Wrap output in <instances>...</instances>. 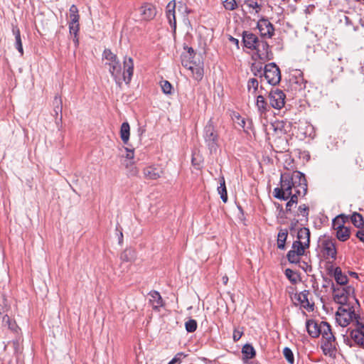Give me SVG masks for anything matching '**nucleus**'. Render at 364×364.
Returning a JSON list of instances; mask_svg holds the SVG:
<instances>
[{
  "label": "nucleus",
  "mask_w": 364,
  "mask_h": 364,
  "mask_svg": "<svg viewBox=\"0 0 364 364\" xmlns=\"http://www.w3.org/2000/svg\"><path fill=\"white\" fill-rule=\"evenodd\" d=\"M256 107L261 115L266 114L268 111H269L271 107L270 105L267 102L264 97L262 95L257 96Z\"/></svg>",
  "instance_id": "25"
},
{
  "label": "nucleus",
  "mask_w": 364,
  "mask_h": 364,
  "mask_svg": "<svg viewBox=\"0 0 364 364\" xmlns=\"http://www.w3.org/2000/svg\"><path fill=\"white\" fill-rule=\"evenodd\" d=\"M140 15L142 20L151 21L156 15V8L151 4L145 3L139 8Z\"/></svg>",
  "instance_id": "16"
},
{
  "label": "nucleus",
  "mask_w": 364,
  "mask_h": 364,
  "mask_svg": "<svg viewBox=\"0 0 364 364\" xmlns=\"http://www.w3.org/2000/svg\"><path fill=\"white\" fill-rule=\"evenodd\" d=\"M306 81L303 77H295L290 80L291 90L302 91L306 88Z\"/></svg>",
  "instance_id": "27"
},
{
  "label": "nucleus",
  "mask_w": 364,
  "mask_h": 364,
  "mask_svg": "<svg viewBox=\"0 0 364 364\" xmlns=\"http://www.w3.org/2000/svg\"><path fill=\"white\" fill-rule=\"evenodd\" d=\"M356 237L363 242H364V230H358L356 232Z\"/></svg>",
  "instance_id": "55"
},
{
  "label": "nucleus",
  "mask_w": 364,
  "mask_h": 364,
  "mask_svg": "<svg viewBox=\"0 0 364 364\" xmlns=\"http://www.w3.org/2000/svg\"><path fill=\"white\" fill-rule=\"evenodd\" d=\"M182 356H185L183 353H178L173 360H176V363H181Z\"/></svg>",
  "instance_id": "56"
},
{
  "label": "nucleus",
  "mask_w": 364,
  "mask_h": 364,
  "mask_svg": "<svg viewBox=\"0 0 364 364\" xmlns=\"http://www.w3.org/2000/svg\"><path fill=\"white\" fill-rule=\"evenodd\" d=\"M53 105L54 112L55 113L56 117H58L59 113L61 114L63 109L61 97L58 95H55L53 100ZM62 116L60 115V118Z\"/></svg>",
  "instance_id": "43"
},
{
  "label": "nucleus",
  "mask_w": 364,
  "mask_h": 364,
  "mask_svg": "<svg viewBox=\"0 0 364 364\" xmlns=\"http://www.w3.org/2000/svg\"><path fill=\"white\" fill-rule=\"evenodd\" d=\"M283 354L286 360L289 364H294V357L292 350L288 348L285 347L283 350Z\"/></svg>",
  "instance_id": "46"
},
{
  "label": "nucleus",
  "mask_w": 364,
  "mask_h": 364,
  "mask_svg": "<svg viewBox=\"0 0 364 364\" xmlns=\"http://www.w3.org/2000/svg\"><path fill=\"white\" fill-rule=\"evenodd\" d=\"M243 334V331L235 329L233 331L232 338L235 342L238 341Z\"/></svg>",
  "instance_id": "51"
},
{
  "label": "nucleus",
  "mask_w": 364,
  "mask_h": 364,
  "mask_svg": "<svg viewBox=\"0 0 364 364\" xmlns=\"http://www.w3.org/2000/svg\"><path fill=\"white\" fill-rule=\"evenodd\" d=\"M350 337L343 336V341L344 343L350 347H352L353 341L355 344L358 345L360 347H364V333H361V331L351 330L350 331Z\"/></svg>",
  "instance_id": "11"
},
{
  "label": "nucleus",
  "mask_w": 364,
  "mask_h": 364,
  "mask_svg": "<svg viewBox=\"0 0 364 364\" xmlns=\"http://www.w3.org/2000/svg\"><path fill=\"white\" fill-rule=\"evenodd\" d=\"M309 208L306 204L300 205L298 208V210L296 213H294V216H299L301 215L304 218L305 222H308L309 220Z\"/></svg>",
  "instance_id": "35"
},
{
  "label": "nucleus",
  "mask_w": 364,
  "mask_h": 364,
  "mask_svg": "<svg viewBox=\"0 0 364 364\" xmlns=\"http://www.w3.org/2000/svg\"><path fill=\"white\" fill-rule=\"evenodd\" d=\"M288 236L287 230H281L277 235V247L280 250L285 248V242Z\"/></svg>",
  "instance_id": "34"
},
{
  "label": "nucleus",
  "mask_w": 364,
  "mask_h": 364,
  "mask_svg": "<svg viewBox=\"0 0 364 364\" xmlns=\"http://www.w3.org/2000/svg\"><path fill=\"white\" fill-rule=\"evenodd\" d=\"M70 33L74 36L73 41L76 45L78 44L77 33L79 31V22L73 23H69Z\"/></svg>",
  "instance_id": "42"
},
{
  "label": "nucleus",
  "mask_w": 364,
  "mask_h": 364,
  "mask_svg": "<svg viewBox=\"0 0 364 364\" xmlns=\"http://www.w3.org/2000/svg\"><path fill=\"white\" fill-rule=\"evenodd\" d=\"M261 1L262 0H245V4L255 13H258L262 8Z\"/></svg>",
  "instance_id": "36"
},
{
  "label": "nucleus",
  "mask_w": 364,
  "mask_h": 364,
  "mask_svg": "<svg viewBox=\"0 0 364 364\" xmlns=\"http://www.w3.org/2000/svg\"><path fill=\"white\" fill-rule=\"evenodd\" d=\"M259 41L258 37L255 33L249 31L242 32V43L247 48L255 50Z\"/></svg>",
  "instance_id": "18"
},
{
  "label": "nucleus",
  "mask_w": 364,
  "mask_h": 364,
  "mask_svg": "<svg viewBox=\"0 0 364 364\" xmlns=\"http://www.w3.org/2000/svg\"><path fill=\"white\" fill-rule=\"evenodd\" d=\"M308 247H304V245L301 241H294L292 243L291 250H289L287 255L288 261L290 263L297 264L300 261V256L304 255L305 250Z\"/></svg>",
  "instance_id": "8"
},
{
  "label": "nucleus",
  "mask_w": 364,
  "mask_h": 364,
  "mask_svg": "<svg viewBox=\"0 0 364 364\" xmlns=\"http://www.w3.org/2000/svg\"><path fill=\"white\" fill-rule=\"evenodd\" d=\"M284 274L292 284H296L299 280V274L291 269H286Z\"/></svg>",
  "instance_id": "38"
},
{
  "label": "nucleus",
  "mask_w": 364,
  "mask_h": 364,
  "mask_svg": "<svg viewBox=\"0 0 364 364\" xmlns=\"http://www.w3.org/2000/svg\"><path fill=\"white\" fill-rule=\"evenodd\" d=\"M229 41L232 43L235 44L237 48H239V41L237 38H235L232 36H230Z\"/></svg>",
  "instance_id": "57"
},
{
  "label": "nucleus",
  "mask_w": 364,
  "mask_h": 364,
  "mask_svg": "<svg viewBox=\"0 0 364 364\" xmlns=\"http://www.w3.org/2000/svg\"><path fill=\"white\" fill-rule=\"evenodd\" d=\"M102 57L106 60L105 65L109 66V72L117 85L121 86L123 81L127 85L130 83L134 73V61L131 57H124L123 72H122V65L117 55L113 53L111 50L105 49Z\"/></svg>",
  "instance_id": "2"
},
{
  "label": "nucleus",
  "mask_w": 364,
  "mask_h": 364,
  "mask_svg": "<svg viewBox=\"0 0 364 364\" xmlns=\"http://www.w3.org/2000/svg\"><path fill=\"white\" fill-rule=\"evenodd\" d=\"M336 219L333 220V228L336 230V237L341 242L346 241L350 237V230L348 228L345 227L343 224H339L336 226Z\"/></svg>",
  "instance_id": "19"
},
{
  "label": "nucleus",
  "mask_w": 364,
  "mask_h": 364,
  "mask_svg": "<svg viewBox=\"0 0 364 364\" xmlns=\"http://www.w3.org/2000/svg\"><path fill=\"white\" fill-rule=\"evenodd\" d=\"M306 327L308 333L312 338H317L320 336V323H318L313 319H309L306 322Z\"/></svg>",
  "instance_id": "21"
},
{
  "label": "nucleus",
  "mask_w": 364,
  "mask_h": 364,
  "mask_svg": "<svg viewBox=\"0 0 364 364\" xmlns=\"http://www.w3.org/2000/svg\"><path fill=\"white\" fill-rule=\"evenodd\" d=\"M122 239H123V234L122 232L120 231L119 232V242L121 243L122 242Z\"/></svg>",
  "instance_id": "60"
},
{
  "label": "nucleus",
  "mask_w": 364,
  "mask_h": 364,
  "mask_svg": "<svg viewBox=\"0 0 364 364\" xmlns=\"http://www.w3.org/2000/svg\"><path fill=\"white\" fill-rule=\"evenodd\" d=\"M320 331L323 340L334 339L335 338L330 324L326 321L320 322Z\"/></svg>",
  "instance_id": "24"
},
{
  "label": "nucleus",
  "mask_w": 364,
  "mask_h": 364,
  "mask_svg": "<svg viewBox=\"0 0 364 364\" xmlns=\"http://www.w3.org/2000/svg\"><path fill=\"white\" fill-rule=\"evenodd\" d=\"M130 136V126L127 122L122 124L120 127V138L124 144L129 141Z\"/></svg>",
  "instance_id": "30"
},
{
  "label": "nucleus",
  "mask_w": 364,
  "mask_h": 364,
  "mask_svg": "<svg viewBox=\"0 0 364 364\" xmlns=\"http://www.w3.org/2000/svg\"><path fill=\"white\" fill-rule=\"evenodd\" d=\"M299 197H297L296 196H291L289 198V200L286 203V208H285V213L287 214H292L291 211V207L294 205H296L298 203V199Z\"/></svg>",
  "instance_id": "41"
},
{
  "label": "nucleus",
  "mask_w": 364,
  "mask_h": 364,
  "mask_svg": "<svg viewBox=\"0 0 364 364\" xmlns=\"http://www.w3.org/2000/svg\"><path fill=\"white\" fill-rule=\"evenodd\" d=\"M349 274L354 278H358V274L355 272H349Z\"/></svg>",
  "instance_id": "58"
},
{
  "label": "nucleus",
  "mask_w": 364,
  "mask_h": 364,
  "mask_svg": "<svg viewBox=\"0 0 364 364\" xmlns=\"http://www.w3.org/2000/svg\"><path fill=\"white\" fill-rule=\"evenodd\" d=\"M328 272L331 276H333L334 277L335 281L336 282L338 285H347L348 282V278L346 274H343L341 267H333V266L331 265L328 268Z\"/></svg>",
  "instance_id": "14"
},
{
  "label": "nucleus",
  "mask_w": 364,
  "mask_h": 364,
  "mask_svg": "<svg viewBox=\"0 0 364 364\" xmlns=\"http://www.w3.org/2000/svg\"><path fill=\"white\" fill-rule=\"evenodd\" d=\"M186 330L189 333H193L197 329V322L194 319H189L185 323Z\"/></svg>",
  "instance_id": "47"
},
{
  "label": "nucleus",
  "mask_w": 364,
  "mask_h": 364,
  "mask_svg": "<svg viewBox=\"0 0 364 364\" xmlns=\"http://www.w3.org/2000/svg\"><path fill=\"white\" fill-rule=\"evenodd\" d=\"M336 345V338H334V339L323 340V343L321 344V349L323 354L331 357H334L337 350Z\"/></svg>",
  "instance_id": "20"
},
{
  "label": "nucleus",
  "mask_w": 364,
  "mask_h": 364,
  "mask_svg": "<svg viewBox=\"0 0 364 364\" xmlns=\"http://www.w3.org/2000/svg\"><path fill=\"white\" fill-rule=\"evenodd\" d=\"M268 97L272 107L280 109L284 106L286 95L282 90L278 88L272 89Z\"/></svg>",
  "instance_id": "9"
},
{
  "label": "nucleus",
  "mask_w": 364,
  "mask_h": 364,
  "mask_svg": "<svg viewBox=\"0 0 364 364\" xmlns=\"http://www.w3.org/2000/svg\"><path fill=\"white\" fill-rule=\"evenodd\" d=\"M193 58L194 56H192L191 54H181V65L191 71L195 80L200 81L203 76V68L200 63H196Z\"/></svg>",
  "instance_id": "4"
},
{
  "label": "nucleus",
  "mask_w": 364,
  "mask_h": 364,
  "mask_svg": "<svg viewBox=\"0 0 364 364\" xmlns=\"http://www.w3.org/2000/svg\"><path fill=\"white\" fill-rule=\"evenodd\" d=\"M12 33L15 36V46L17 50L21 53V55H23V49L22 46V41L21 38V31L16 25L12 24Z\"/></svg>",
  "instance_id": "26"
},
{
  "label": "nucleus",
  "mask_w": 364,
  "mask_h": 364,
  "mask_svg": "<svg viewBox=\"0 0 364 364\" xmlns=\"http://www.w3.org/2000/svg\"><path fill=\"white\" fill-rule=\"evenodd\" d=\"M308 191L304 173L299 171H287L280 176L279 187L273 191V196L279 200H287L291 196L304 197Z\"/></svg>",
  "instance_id": "1"
},
{
  "label": "nucleus",
  "mask_w": 364,
  "mask_h": 364,
  "mask_svg": "<svg viewBox=\"0 0 364 364\" xmlns=\"http://www.w3.org/2000/svg\"><path fill=\"white\" fill-rule=\"evenodd\" d=\"M251 71L255 76L262 77L264 70L262 68V63H252L251 65Z\"/></svg>",
  "instance_id": "45"
},
{
  "label": "nucleus",
  "mask_w": 364,
  "mask_h": 364,
  "mask_svg": "<svg viewBox=\"0 0 364 364\" xmlns=\"http://www.w3.org/2000/svg\"><path fill=\"white\" fill-rule=\"evenodd\" d=\"M223 281L224 284H227V282H228V277H227V276L223 277Z\"/></svg>",
  "instance_id": "62"
},
{
  "label": "nucleus",
  "mask_w": 364,
  "mask_h": 364,
  "mask_svg": "<svg viewBox=\"0 0 364 364\" xmlns=\"http://www.w3.org/2000/svg\"><path fill=\"white\" fill-rule=\"evenodd\" d=\"M360 316L356 318H354V321L355 323V328L353 329L355 331H361V333H364V323L360 322Z\"/></svg>",
  "instance_id": "50"
},
{
  "label": "nucleus",
  "mask_w": 364,
  "mask_h": 364,
  "mask_svg": "<svg viewBox=\"0 0 364 364\" xmlns=\"http://www.w3.org/2000/svg\"><path fill=\"white\" fill-rule=\"evenodd\" d=\"M331 283V289L333 290V296L335 302L343 306L346 305L350 296H353L355 289L350 285L336 287L334 283L329 279L328 283Z\"/></svg>",
  "instance_id": "3"
},
{
  "label": "nucleus",
  "mask_w": 364,
  "mask_h": 364,
  "mask_svg": "<svg viewBox=\"0 0 364 364\" xmlns=\"http://www.w3.org/2000/svg\"><path fill=\"white\" fill-rule=\"evenodd\" d=\"M136 258V252L129 248L126 249L124 252H122L120 255V259L123 262H132Z\"/></svg>",
  "instance_id": "33"
},
{
  "label": "nucleus",
  "mask_w": 364,
  "mask_h": 364,
  "mask_svg": "<svg viewBox=\"0 0 364 364\" xmlns=\"http://www.w3.org/2000/svg\"><path fill=\"white\" fill-rule=\"evenodd\" d=\"M242 354L244 360H249L255 356L256 351L251 344L247 343L242 348Z\"/></svg>",
  "instance_id": "28"
},
{
  "label": "nucleus",
  "mask_w": 364,
  "mask_h": 364,
  "mask_svg": "<svg viewBox=\"0 0 364 364\" xmlns=\"http://www.w3.org/2000/svg\"><path fill=\"white\" fill-rule=\"evenodd\" d=\"M142 171L146 180H156L163 174L162 168L154 165L144 167Z\"/></svg>",
  "instance_id": "17"
},
{
  "label": "nucleus",
  "mask_w": 364,
  "mask_h": 364,
  "mask_svg": "<svg viewBox=\"0 0 364 364\" xmlns=\"http://www.w3.org/2000/svg\"><path fill=\"white\" fill-rule=\"evenodd\" d=\"M339 217H342V215H339L338 217L336 218L335 219H336L337 220V223H336V226H338L339 224H342L341 222H340V220L338 219Z\"/></svg>",
  "instance_id": "61"
},
{
  "label": "nucleus",
  "mask_w": 364,
  "mask_h": 364,
  "mask_svg": "<svg viewBox=\"0 0 364 364\" xmlns=\"http://www.w3.org/2000/svg\"><path fill=\"white\" fill-rule=\"evenodd\" d=\"M310 235L311 232L308 228H301L297 232L298 240L296 241H301L304 245V247H309Z\"/></svg>",
  "instance_id": "22"
},
{
  "label": "nucleus",
  "mask_w": 364,
  "mask_h": 364,
  "mask_svg": "<svg viewBox=\"0 0 364 364\" xmlns=\"http://www.w3.org/2000/svg\"><path fill=\"white\" fill-rule=\"evenodd\" d=\"M257 28L262 37L271 38L274 36V28L272 23L267 19H260L257 23Z\"/></svg>",
  "instance_id": "13"
},
{
  "label": "nucleus",
  "mask_w": 364,
  "mask_h": 364,
  "mask_svg": "<svg viewBox=\"0 0 364 364\" xmlns=\"http://www.w3.org/2000/svg\"><path fill=\"white\" fill-rule=\"evenodd\" d=\"M350 219L353 224L358 228H362L364 225L363 218L362 215L358 213H353Z\"/></svg>",
  "instance_id": "40"
},
{
  "label": "nucleus",
  "mask_w": 364,
  "mask_h": 364,
  "mask_svg": "<svg viewBox=\"0 0 364 364\" xmlns=\"http://www.w3.org/2000/svg\"><path fill=\"white\" fill-rule=\"evenodd\" d=\"M263 76L267 82L272 85H276L281 80V72L274 63L267 64L264 68Z\"/></svg>",
  "instance_id": "7"
},
{
  "label": "nucleus",
  "mask_w": 364,
  "mask_h": 364,
  "mask_svg": "<svg viewBox=\"0 0 364 364\" xmlns=\"http://www.w3.org/2000/svg\"><path fill=\"white\" fill-rule=\"evenodd\" d=\"M309 291H303L298 295V301L300 302L301 306L309 311H314V304H311L308 299Z\"/></svg>",
  "instance_id": "23"
},
{
  "label": "nucleus",
  "mask_w": 364,
  "mask_h": 364,
  "mask_svg": "<svg viewBox=\"0 0 364 364\" xmlns=\"http://www.w3.org/2000/svg\"><path fill=\"white\" fill-rule=\"evenodd\" d=\"M192 164L193 166H199V164L197 163V161L194 157L192 158Z\"/></svg>",
  "instance_id": "59"
},
{
  "label": "nucleus",
  "mask_w": 364,
  "mask_h": 364,
  "mask_svg": "<svg viewBox=\"0 0 364 364\" xmlns=\"http://www.w3.org/2000/svg\"><path fill=\"white\" fill-rule=\"evenodd\" d=\"M184 49L187 50V51L183 53L182 54H191L192 56H195L196 53L191 47L186 46V47H184Z\"/></svg>",
  "instance_id": "54"
},
{
  "label": "nucleus",
  "mask_w": 364,
  "mask_h": 364,
  "mask_svg": "<svg viewBox=\"0 0 364 364\" xmlns=\"http://www.w3.org/2000/svg\"><path fill=\"white\" fill-rule=\"evenodd\" d=\"M321 247L323 254L326 256L333 259V260L336 259L337 249L336 247V240L334 239H324L321 242Z\"/></svg>",
  "instance_id": "12"
},
{
  "label": "nucleus",
  "mask_w": 364,
  "mask_h": 364,
  "mask_svg": "<svg viewBox=\"0 0 364 364\" xmlns=\"http://www.w3.org/2000/svg\"><path fill=\"white\" fill-rule=\"evenodd\" d=\"M247 364H255L253 361L249 362Z\"/></svg>",
  "instance_id": "64"
},
{
  "label": "nucleus",
  "mask_w": 364,
  "mask_h": 364,
  "mask_svg": "<svg viewBox=\"0 0 364 364\" xmlns=\"http://www.w3.org/2000/svg\"><path fill=\"white\" fill-rule=\"evenodd\" d=\"M176 1L175 0L171 1L166 8V16L172 28L173 34H176Z\"/></svg>",
  "instance_id": "15"
},
{
  "label": "nucleus",
  "mask_w": 364,
  "mask_h": 364,
  "mask_svg": "<svg viewBox=\"0 0 364 364\" xmlns=\"http://www.w3.org/2000/svg\"><path fill=\"white\" fill-rule=\"evenodd\" d=\"M161 89L164 93L165 94H171L172 90V85L171 84L167 81L164 80L161 82Z\"/></svg>",
  "instance_id": "48"
},
{
  "label": "nucleus",
  "mask_w": 364,
  "mask_h": 364,
  "mask_svg": "<svg viewBox=\"0 0 364 364\" xmlns=\"http://www.w3.org/2000/svg\"><path fill=\"white\" fill-rule=\"evenodd\" d=\"M149 294L151 296L150 302L152 303L154 309H157L164 306L163 299L159 291H151Z\"/></svg>",
  "instance_id": "29"
},
{
  "label": "nucleus",
  "mask_w": 364,
  "mask_h": 364,
  "mask_svg": "<svg viewBox=\"0 0 364 364\" xmlns=\"http://www.w3.org/2000/svg\"><path fill=\"white\" fill-rule=\"evenodd\" d=\"M223 6L225 9L233 11L237 7V3L235 0H225L223 2Z\"/></svg>",
  "instance_id": "49"
},
{
  "label": "nucleus",
  "mask_w": 364,
  "mask_h": 364,
  "mask_svg": "<svg viewBox=\"0 0 364 364\" xmlns=\"http://www.w3.org/2000/svg\"><path fill=\"white\" fill-rule=\"evenodd\" d=\"M357 317H358V314H355L353 307L346 309L344 306H340L336 314V322L342 327L347 326Z\"/></svg>",
  "instance_id": "6"
},
{
  "label": "nucleus",
  "mask_w": 364,
  "mask_h": 364,
  "mask_svg": "<svg viewBox=\"0 0 364 364\" xmlns=\"http://www.w3.org/2000/svg\"><path fill=\"white\" fill-rule=\"evenodd\" d=\"M176 363V360H171V361H169V363L168 364H175Z\"/></svg>",
  "instance_id": "63"
},
{
  "label": "nucleus",
  "mask_w": 364,
  "mask_h": 364,
  "mask_svg": "<svg viewBox=\"0 0 364 364\" xmlns=\"http://www.w3.org/2000/svg\"><path fill=\"white\" fill-rule=\"evenodd\" d=\"M203 136L210 151L215 150L218 146V134L215 130L213 118H210L203 130Z\"/></svg>",
  "instance_id": "5"
},
{
  "label": "nucleus",
  "mask_w": 364,
  "mask_h": 364,
  "mask_svg": "<svg viewBox=\"0 0 364 364\" xmlns=\"http://www.w3.org/2000/svg\"><path fill=\"white\" fill-rule=\"evenodd\" d=\"M287 123L284 121H275L273 123H271L270 128L272 129L275 132H281V133H285L287 132V130L285 129Z\"/></svg>",
  "instance_id": "37"
},
{
  "label": "nucleus",
  "mask_w": 364,
  "mask_h": 364,
  "mask_svg": "<svg viewBox=\"0 0 364 364\" xmlns=\"http://www.w3.org/2000/svg\"><path fill=\"white\" fill-rule=\"evenodd\" d=\"M69 12L70 18V23H75L79 22L80 16L78 14V9L75 5L73 4L70 7Z\"/></svg>",
  "instance_id": "39"
},
{
  "label": "nucleus",
  "mask_w": 364,
  "mask_h": 364,
  "mask_svg": "<svg viewBox=\"0 0 364 364\" xmlns=\"http://www.w3.org/2000/svg\"><path fill=\"white\" fill-rule=\"evenodd\" d=\"M220 186L218 187V192L220 195V198L224 203H227L228 201V193L225 186V181L223 176L220 177L219 178Z\"/></svg>",
  "instance_id": "32"
},
{
  "label": "nucleus",
  "mask_w": 364,
  "mask_h": 364,
  "mask_svg": "<svg viewBox=\"0 0 364 364\" xmlns=\"http://www.w3.org/2000/svg\"><path fill=\"white\" fill-rule=\"evenodd\" d=\"M258 87H259V82L257 79H255V78L249 79V80L247 82V90L249 92H250L251 90L252 89V94L255 95L256 92L258 90Z\"/></svg>",
  "instance_id": "44"
},
{
  "label": "nucleus",
  "mask_w": 364,
  "mask_h": 364,
  "mask_svg": "<svg viewBox=\"0 0 364 364\" xmlns=\"http://www.w3.org/2000/svg\"><path fill=\"white\" fill-rule=\"evenodd\" d=\"M234 123L237 124L240 127L242 128L245 132H247V129L250 128L252 122L248 120V126H247V122L245 118H242L239 114H234L233 115Z\"/></svg>",
  "instance_id": "31"
},
{
  "label": "nucleus",
  "mask_w": 364,
  "mask_h": 364,
  "mask_svg": "<svg viewBox=\"0 0 364 364\" xmlns=\"http://www.w3.org/2000/svg\"><path fill=\"white\" fill-rule=\"evenodd\" d=\"M127 151L126 158L128 159H132L134 157V150L129 148H125Z\"/></svg>",
  "instance_id": "53"
},
{
  "label": "nucleus",
  "mask_w": 364,
  "mask_h": 364,
  "mask_svg": "<svg viewBox=\"0 0 364 364\" xmlns=\"http://www.w3.org/2000/svg\"><path fill=\"white\" fill-rule=\"evenodd\" d=\"M299 222V220L296 219V217H294L293 219H291L290 226H289L290 230H294L296 229Z\"/></svg>",
  "instance_id": "52"
},
{
  "label": "nucleus",
  "mask_w": 364,
  "mask_h": 364,
  "mask_svg": "<svg viewBox=\"0 0 364 364\" xmlns=\"http://www.w3.org/2000/svg\"><path fill=\"white\" fill-rule=\"evenodd\" d=\"M255 55L262 61H269L273 59V53L268 43L265 41H259L255 48Z\"/></svg>",
  "instance_id": "10"
}]
</instances>
